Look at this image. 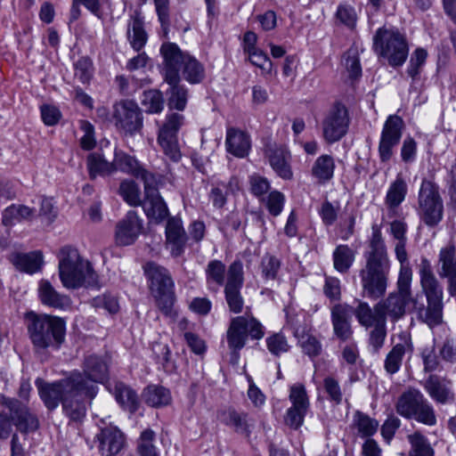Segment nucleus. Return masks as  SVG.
Wrapping results in <instances>:
<instances>
[{
	"instance_id": "nucleus-1",
	"label": "nucleus",
	"mask_w": 456,
	"mask_h": 456,
	"mask_svg": "<svg viewBox=\"0 0 456 456\" xmlns=\"http://www.w3.org/2000/svg\"><path fill=\"white\" fill-rule=\"evenodd\" d=\"M109 375L106 361L97 355L85 358L83 373L73 371L69 376L54 382L37 379L39 396L49 411L61 403L63 413L73 421H81L86 412V403L98 392L94 383H102Z\"/></svg>"
},
{
	"instance_id": "nucleus-2",
	"label": "nucleus",
	"mask_w": 456,
	"mask_h": 456,
	"mask_svg": "<svg viewBox=\"0 0 456 456\" xmlns=\"http://www.w3.org/2000/svg\"><path fill=\"white\" fill-rule=\"evenodd\" d=\"M27 330L34 350H58L65 340L66 323L63 319L50 314L30 313L27 317Z\"/></svg>"
},
{
	"instance_id": "nucleus-3",
	"label": "nucleus",
	"mask_w": 456,
	"mask_h": 456,
	"mask_svg": "<svg viewBox=\"0 0 456 456\" xmlns=\"http://www.w3.org/2000/svg\"><path fill=\"white\" fill-rule=\"evenodd\" d=\"M58 257L59 275L63 287L72 289L100 287L98 275L92 265L81 257L76 248L64 247L60 250Z\"/></svg>"
},
{
	"instance_id": "nucleus-4",
	"label": "nucleus",
	"mask_w": 456,
	"mask_h": 456,
	"mask_svg": "<svg viewBox=\"0 0 456 456\" xmlns=\"http://www.w3.org/2000/svg\"><path fill=\"white\" fill-rule=\"evenodd\" d=\"M163 58L162 75L175 74L178 80L182 78L191 85L200 84L205 77L204 65L188 52L171 42L163 43L160 47Z\"/></svg>"
},
{
	"instance_id": "nucleus-5",
	"label": "nucleus",
	"mask_w": 456,
	"mask_h": 456,
	"mask_svg": "<svg viewBox=\"0 0 456 456\" xmlns=\"http://www.w3.org/2000/svg\"><path fill=\"white\" fill-rule=\"evenodd\" d=\"M418 273L421 290L427 298L425 309V322L429 326H436L442 322L443 319V286L436 278L431 262L422 257L418 265Z\"/></svg>"
},
{
	"instance_id": "nucleus-6",
	"label": "nucleus",
	"mask_w": 456,
	"mask_h": 456,
	"mask_svg": "<svg viewBox=\"0 0 456 456\" xmlns=\"http://www.w3.org/2000/svg\"><path fill=\"white\" fill-rule=\"evenodd\" d=\"M373 47L392 67L402 66L409 54L407 39L395 28H379L373 37Z\"/></svg>"
},
{
	"instance_id": "nucleus-7",
	"label": "nucleus",
	"mask_w": 456,
	"mask_h": 456,
	"mask_svg": "<svg viewBox=\"0 0 456 456\" xmlns=\"http://www.w3.org/2000/svg\"><path fill=\"white\" fill-rule=\"evenodd\" d=\"M149 281V289L154 297L159 308L166 315L172 314L175 303V283L165 267L150 262L144 267Z\"/></svg>"
},
{
	"instance_id": "nucleus-8",
	"label": "nucleus",
	"mask_w": 456,
	"mask_h": 456,
	"mask_svg": "<svg viewBox=\"0 0 456 456\" xmlns=\"http://www.w3.org/2000/svg\"><path fill=\"white\" fill-rule=\"evenodd\" d=\"M395 409L405 419L430 427L436 424L434 407L418 389L410 388L403 392L397 400Z\"/></svg>"
},
{
	"instance_id": "nucleus-9",
	"label": "nucleus",
	"mask_w": 456,
	"mask_h": 456,
	"mask_svg": "<svg viewBox=\"0 0 456 456\" xmlns=\"http://www.w3.org/2000/svg\"><path fill=\"white\" fill-rule=\"evenodd\" d=\"M365 259V265L360 271L362 292L370 299H379L387 291L390 261L389 259Z\"/></svg>"
},
{
	"instance_id": "nucleus-10",
	"label": "nucleus",
	"mask_w": 456,
	"mask_h": 456,
	"mask_svg": "<svg viewBox=\"0 0 456 456\" xmlns=\"http://www.w3.org/2000/svg\"><path fill=\"white\" fill-rule=\"evenodd\" d=\"M417 213L429 227L436 226L444 217V204L439 186L433 181L423 179L418 193Z\"/></svg>"
},
{
	"instance_id": "nucleus-11",
	"label": "nucleus",
	"mask_w": 456,
	"mask_h": 456,
	"mask_svg": "<svg viewBox=\"0 0 456 456\" xmlns=\"http://www.w3.org/2000/svg\"><path fill=\"white\" fill-rule=\"evenodd\" d=\"M248 336L256 340L265 336V329L261 322L248 314L232 318L226 331V340L232 354L238 353L245 346Z\"/></svg>"
},
{
	"instance_id": "nucleus-12",
	"label": "nucleus",
	"mask_w": 456,
	"mask_h": 456,
	"mask_svg": "<svg viewBox=\"0 0 456 456\" xmlns=\"http://www.w3.org/2000/svg\"><path fill=\"white\" fill-rule=\"evenodd\" d=\"M349 111L340 102H334L325 112L322 120V137L328 143L340 141L348 132Z\"/></svg>"
},
{
	"instance_id": "nucleus-13",
	"label": "nucleus",
	"mask_w": 456,
	"mask_h": 456,
	"mask_svg": "<svg viewBox=\"0 0 456 456\" xmlns=\"http://www.w3.org/2000/svg\"><path fill=\"white\" fill-rule=\"evenodd\" d=\"M243 282V265L240 260L233 261L228 267L224 292L229 311L235 314L243 311L244 298L240 293Z\"/></svg>"
},
{
	"instance_id": "nucleus-14",
	"label": "nucleus",
	"mask_w": 456,
	"mask_h": 456,
	"mask_svg": "<svg viewBox=\"0 0 456 456\" xmlns=\"http://www.w3.org/2000/svg\"><path fill=\"white\" fill-rule=\"evenodd\" d=\"M157 184L156 176L144 171V213L150 224H159L168 216L167 207L158 191Z\"/></svg>"
},
{
	"instance_id": "nucleus-15",
	"label": "nucleus",
	"mask_w": 456,
	"mask_h": 456,
	"mask_svg": "<svg viewBox=\"0 0 456 456\" xmlns=\"http://www.w3.org/2000/svg\"><path fill=\"white\" fill-rule=\"evenodd\" d=\"M404 122L397 115H390L385 121L379 142V156L386 163L394 155V149L398 145L403 135Z\"/></svg>"
},
{
	"instance_id": "nucleus-16",
	"label": "nucleus",
	"mask_w": 456,
	"mask_h": 456,
	"mask_svg": "<svg viewBox=\"0 0 456 456\" xmlns=\"http://www.w3.org/2000/svg\"><path fill=\"white\" fill-rule=\"evenodd\" d=\"M113 118L117 127L126 134L139 132L142 126L141 110L136 102L121 101L114 105Z\"/></svg>"
},
{
	"instance_id": "nucleus-17",
	"label": "nucleus",
	"mask_w": 456,
	"mask_h": 456,
	"mask_svg": "<svg viewBox=\"0 0 456 456\" xmlns=\"http://www.w3.org/2000/svg\"><path fill=\"white\" fill-rule=\"evenodd\" d=\"M289 399L291 406L287 411L285 422L290 428L297 429L303 425L310 406L305 386L300 383L292 385L289 389Z\"/></svg>"
},
{
	"instance_id": "nucleus-18",
	"label": "nucleus",
	"mask_w": 456,
	"mask_h": 456,
	"mask_svg": "<svg viewBox=\"0 0 456 456\" xmlns=\"http://www.w3.org/2000/svg\"><path fill=\"white\" fill-rule=\"evenodd\" d=\"M0 403L9 410L12 423L20 432L28 433L37 429L38 419L25 404L4 395H0Z\"/></svg>"
},
{
	"instance_id": "nucleus-19",
	"label": "nucleus",
	"mask_w": 456,
	"mask_h": 456,
	"mask_svg": "<svg viewBox=\"0 0 456 456\" xmlns=\"http://www.w3.org/2000/svg\"><path fill=\"white\" fill-rule=\"evenodd\" d=\"M413 353V345L411 337L408 332H401L398 335V342L392 347L387 354L384 367L387 373H396L402 365L405 355L411 356Z\"/></svg>"
},
{
	"instance_id": "nucleus-20",
	"label": "nucleus",
	"mask_w": 456,
	"mask_h": 456,
	"mask_svg": "<svg viewBox=\"0 0 456 456\" xmlns=\"http://www.w3.org/2000/svg\"><path fill=\"white\" fill-rule=\"evenodd\" d=\"M352 314L353 308L347 304H336L330 309L333 333L341 341L350 339L353 335L351 326Z\"/></svg>"
},
{
	"instance_id": "nucleus-21",
	"label": "nucleus",
	"mask_w": 456,
	"mask_h": 456,
	"mask_svg": "<svg viewBox=\"0 0 456 456\" xmlns=\"http://www.w3.org/2000/svg\"><path fill=\"white\" fill-rule=\"evenodd\" d=\"M142 224L138 213L134 210L127 212L126 216L116 227L115 240L120 246H127L134 242L141 232Z\"/></svg>"
},
{
	"instance_id": "nucleus-22",
	"label": "nucleus",
	"mask_w": 456,
	"mask_h": 456,
	"mask_svg": "<svg viewBox=\"0 0 456 456\" xmlns=\"http://www.w3.org/2000/svg\"><path fill=\"white\" fill-rule=\"evenodd\" d=\"M96 439L99 443L98 451L102 456H115L125 446L123 433L113 426H108L101 429Z\"/></svg>"
},
{
	"instance_id": "nucleus-23",
	"label": "nucleus",
	"mask_w": 456,
	"mask_h": 456,
	"mask_svg": "<svg viewBox=\"0 0 456 456\" xmlns=\"http://www.w3.org/2000/svg\"><path fill=\"white\" fill-rule=\"evenodd\" d=\"M411 297L398 292L390 293L389 296L376 305V311L381 314L387 322V318L395 322L405 314V306Z\"/></svg>"
},
{
	"instance_id": "nucleus-24",
	"label": "nucleus",
	"mask_w": 456,
	"mask_h": 456,
	"mask_svg": "<svg viewBox=\"0 0 456 456\" xmlns=\"http://www.w3.org/2000/svg\"><path fill=\"white\" fill-rule=\"evenodd\" d=\"M217 419L226 427L233 429L236 433L249 436L254 427V421L248 413L240 412L232 407L220 410L217 412Z\"/></svg>"
},
{
	"instance_id": "nucleus-25",
	"label": "nucleus",
	"mask_w": 456,
	"mask_h": 456,
	"mask_svg": "<svg viewBox=\"0 0 456 456\" xmlns=\"http://www.w3.org/2000/svg\"><path fill=\"white\" fill-rule=\"evenodd\" d=\"M452 381L437 375H430L424 383L428 395L436 403L445 404L454 401Z\"/></svg>"
},
{
	"instance_id": "nucleus-26",
	"label": "nucleus",
	"mask_w": 456,
	"mask_h": 456,
	"mask_svg": "<svg viewBox=\"0 0 456 456\" xmlns=\"http://www.w3.org/2000/svg\"><path fill=\"white\" fill-rule=\"evenodd\" d=\"M164 81L168 85L166 91L167 106L169 110L183 111L186 108L189 92L186 86L178 80L175 74L162 75Z\"/></svg>"
},
{
	"instance_id": "nucleus-27",
	"label": "nucleus",
	"mask_w": 456,
	"mask_h": 456,
	"mask_svg": "<svg viewBox=\"0 0 456 456\" xmlns=\"http://www.w3.org/2000/svg\"><path fill=\"white\" fill-rule=\"evenodd\" d=\"M167 242L170 247L172 256H180L186 243V233L182 220L178 217H170L166 225Z\"/></svg>"
},
{
	"instance_id": "nucleus-28",
	"label": "nucleus",
	"mask_w": 456,
	"mask_h": 456,
	"mask_svg": "<svg viewBox=\"0 0 456 456\" xmlns=\"http://www.w3.org/2000/svg\"><path fill=\"white\" fill-rule=\"evenodd\" d=\"M37 291L39 300L44 305L59 310H66L71 305L69 297L59 293L46 280H42L39 282Z\"/></svg>"
},
{
	"instance_id": "nucleus-29",
	"label": "nucleus",
	"mask_w": 456,
	"mask_h": 456,
	"mask_svg": "<svg viewBox=\"0 0 456 456\" xmlns=\"http://www.w3.org/2000/svg\"><path fill=\"white\" fill-rule=\"evenodd\" d=\"M225 145L227 151L238 158H244L250 150L248 134L237 128H228L226 131Z\"/></svg>"
},
{
	"instance_id": "nucleus-30",
	"label": "nucleus",
	"mask_w": 456,
	"mask_h": 456,
	"mask_svg": "<svg viewBox=\"0 0 456 456\" xmlns=\"http://www.w3.org/2000/svg\"><path fill=\"white\" fill-rule=\"evenodd\" d=\"M114 173L121 171L139 177L142 172L139 161L121 150H115L113 158Z\"/></svg>"
},
{
	"instance_id": "nucleus-31",
	"label": "nucleus",
	"mask_w": 456,
	"mask_h": 456,
	"mask_svg": "<svg viewBox=\"0 0 456 456\" xmlns=\"http://www.w3.org/2000/svg\"><path fill=\"white\" fill-rule=\"evenodd\" d=\"M408 187L403 175L398 174L394 182L388 187L385 198V204L389 209L398 208L405 200L407 195Z\"/></svg>"
},
{
	"instance_id": "nucleus-32",
	"label": "nucleus",
	"mask_w": 456,
	"mask_h": 456,
	"mask_svg": "<svg viewBox=\"0 0 456 456\" xmlns=\"http://www.w3.org/2000/svg\"><path fill=\"white\" fill-rule=\"evenodd\" d=\"M35 213V208L25 205L12 204L3 211L2 223L5 226H12L16 223L32 219Z\"/></svg>"
},
{
	"instance_id": "nucleus-33",
	"label": "nucleus",
	"mask_w": 456,
	"mask_h": 456,
	"mask_svg": "<svg viewBox=\"0 0 456 456\" xmlns=\"http://www.w3.org/2000/svg\"><path fill=\"white\" fill-rule=\"evenodd\" d=\"M12 261L19 270L28 273H35L41 268L43 256L38 251L16 254L12 256Z\"/></svg>"
},
{
	"instance_id": "nucleus-34",
	"label": "nucleus",
	"mask_w": 456,
	"mask_h": 456,
	"mask_svg": "<svg viewBox=\"0 0 456 456\" xmlns=\"http://www.w3.org/2000/svg\"><path fill=\"white\" fill-rule=\"evenodd\" d=\"M228 269L226 270L225 265L217 259L211 260L206 266V282L208 289L213 286L220 288L225 286V275L227 276Z\"/></svg>"
},
{
	"instance_id": "nucleus-35",
	"label": "nucleus",
	"mask_w": 456,
	"mask_h": 456,
	"mask_svg": "<svg viewBox=\"0 0 456 456\" xmlns=\"http://www.w3.org/2000/svg\"><path fill=\"white\" fill-rule=\"evenodd\" d=\"M115 397L121 406L130 413H134L139 409L140 402L135 392L123 383L115 386Z\"/></svg>"
},
{
	"instance_id": "nucleus-36",
	"label": "nucleus",
	"mask_w": 456,
	"mask_h": 456,
	"mask_svg": "<svg viewBox=\"0 0 456 456\" xmlns=\"http://www.w3.org/2000/svg\"><path fill=\"white\" fill-rule=\"evenodd\" d=\"M335 163L331 156L322 155L314 163L312 167V175L318 180L319 183H326L333 176Z\"/></svg>"
},
{
	"instance_id": "nucleus-37",
	"label": "nucleus",
	"mask_w": 456,
	"mask_h": 456,
	"mask_svg": "<svg viewBox=\"0 0 456 456\" xmlns=\"http://www.w3.org/2000/svg\"><path fill=\"white\" fill-rule=\"evenodd\" d=\"M407 439L411 445L409 456H435V451L428 439L420 432L416 431L408 435Z\"/></svg>"
},
{
	"instance_id": "nucleus-38",
	"label": "nucleus",
	"mask_w": 456,
	"mask_h": 456,
	"mask_svg": "<svg viewBox=\"0 0 456 456\" xmlns=\"http://www.w3.org/2000/svg\"><path fill=\"white\" fill-rule=\"evenodd\" d=\"M334 268L341 273H346L353 265L355 258L354 250L347 245H338L333 251Z\"/></svg>"
},
{
	"instance_id": "nucleus-39",
	"label": "nucleus",
	"mask_w": 456,
	"mask_h": 456,
	"mask_svg": "<svg viewBox=\"0 0 456 456\" xmlns=\"http://www.w3.org/2000/svg\"><path fill=\"white\" fill-rule=\"evenodd\" d=\"M87 167L91 178L104 176L114 173L113 161H107L102 156L92 153L87 157Z\"/></svg>"
},
{
	"instance_id": "nucleus-40",
	"label": "nucleus",
	"mask_w": 456,
	"mask_h": 456,
	"mask_svg": "<svg viewBox=\"0 0 456 456\" xmlns=\"http://www.w3.org/2000/svg\"><path fill=\"white\" fill-rule=\"evenodd\" d=\"M353 313L360 325L366 329L376 325L380 320H383L381 314L376 311V305L372 310L366 302H360L357 307L353 310Z\"/></svg>"
},
{
	"instance_id": "nucleus-41",
	"label": "nucleus",
	"mask_w": 456,
	"mask_h": 456,
	"mask_svg": "<svg viewBox=\"0 0 456 456\" xmlns=\"http://www.w3.org/2000/svg\"><path fill=\"white\" fill-rule=\"evenodd\" d=\"M144 397L145 402L152 407H162L171 403L170 392L161 386H149Z\"/></svg>"
},
{
	"instance_id": "nucleus-42",
	"label": "nucleus",
	"mask_w": 456,
	"mask_h": 456,
	"mask_svg": "<svg viewBox=\"0 0 456 456\" xmlns=\"http://www.w3.org/2000/svg\"><path fill=\"white\" fill-rule=\"evenodd\" d=\"M354 425L362 437L373 436L379 428V421L369 415L356 411L354 415Z\"/></svg>"
},
{
	"instance_id": "nucleus-43",
	"label": "nucleus",
	"mask_w": 456,
	"mask_h": 456,
	"mask_svg": "<svg viewBox=\"0 0 456 456\" xmlns=\"http://www.w3.org/2000/svg\"><path fill=\"white\" fill-rule=\"evenodd\" d=\"M370 248V250L365 254V258L389 259L380 229L377 225L372 226Z\"/></svg>"
},
{
	"instance_id": "nucleus-44",
	"label": "nucleus",
	"mask_w": 456,
	"mask_h": 456,
	"mask_svg": "<svg viewBox=\"0 0 456 456\" xmlns=\"http://www.w3.org/2000/svg\"><path fill=\"white\" fill-rule=\"evenodd\" d=\"M127 38L135 51L142 48V20L139 12H135L128 24Z\"/></svg>"
},
{
	"instance_id": "nucleus-45",
	"label": "nucleus",
	"mask_w": 456,
	"mask_h": 456,
	"mask_svg": "<svg viewBox=\"0 0 456 456\" xmlns=\"http://www.w3.org/2000/svg\"><path fill=\"white\" fill-rule=\"evenodd\" d=\"M285 195L279 191H272L270 193L261 199L269 214L273 216H278L283 210L285 204Z\"/></svg>"
},
{
	"instance_id": "nucleus-46",
	"label": "nucleus",
	"mask_w": 456,
	"mask_h": 456,
	"mask_svg": "<svg viewBox=\"0 0 456 456\" xmlns=\"http://www.w3.org/2000/svg\"><path fill=\"white\" fill-rule=\"evenodd\" d=\"M281 268V261L273 255L266 254L262 257L260 270L262 278L268 281H275Z\"/></svg>"
},
{
	"instance_id": "nucleus-47",
	"label": "nucleus",
	"mask_w": 456,
	"mask_h": 456,
	"mask_svg": "<svg viewBox=\"0 0 456 456\" xmlns=\"http://www.w3.org/2000/svg\"><path fill=\"white\" fill-rule=\"evenodd\" d=\"M335 18L337 22L351 29L356 26L358 19L354 7L346 3L338 4Z\"/></svg>"
},
{
	"instance_id": "nucleus-48",
	"label": "nucleus",
	"mask_w": 456,
	"mask_h": 456,
	"mask_svg": "<svg viewBox=\"0 0 456 456\" xmlns=\"http://www.w3.org/2000/svg\"><path fill=\"white\" fill-rule=\"evenodd\" d=\"M269 162L273 170L283 179H291L292 171L286 156L281 151H275L269 156Z\"/></svg>"
},
{
	"instance_id": "nucleus-49",
	"label": "nucleus",
	"mask_w": 456,
	"mask_h": 456,
	"mask_svg": "<svg viewBox=\"0 0 456 456\" xmlns=\"http://www.w3.org/2000/svg\"><path fill=\"white\" fill-rule=\"evenodd\" d=\"M119 193L124 200L131 206H140V189L133 180L126 179L119 186Z\"/></svg>"
},
{
	"instance_id": "nucleus-50",
	"label": "nucleus",
	"mask_w": 456,
	"mask_h": 456,
	"mask_svg": "<svg viewBox=\"0 0 456 456\" xmlns=\"http://www.w3.org/2000/svg\"><path fill=\"white\" fill-rule=\"evenodd\" d=\"M249 191L251 194L261 200L271 189L269 180L259 174H252L248 176Z\"/></svg>"
},
{
	"instance_id": "nucleus-51",
	"label": "nucleus",
	"mask_w": 456,
	"mask_h": 456,
	"mask_svg": "<svg viewBox=\"0 0 456 456\" xmlns=\"http://www.w3.org/2000/svg\"><path fill=\"white\" fill-rule=\"evenodd\" d=\"M184 124V116L177 112L168 113L166 118V122L159 130V134L176 136L179 129Z\"/></svg>"
},
{
	"instance_id": "nucleus-52",
	"label": "nucleus",
	"mask_w": 456,
	"mask_h": 456,
	"mask_svg": "<svg viewBox=\"0 0 456 456\" xmlns=\"http://www.w3.org/2000/svg\"><path fill=\"white\" fill-rule=\"evenodd\" d=\"M296 336L298 337V343L305 354L315 357L321 354L322 345L314 336L308 333L299 336L298 331L296 332Z\"/></svg>"
},
{
	"instance_id": "nucleus-53",
	"label": "nucleus",
	"mask_w": 456,
	"mask_h": 456,
	"mask_svg": "<svg viewBox=\"0 0 456 456\" xmlns=\"http://www.w3.org/2000/svg\"><path fill=\"white\" fill-rule=\"evenodd\" d=\"M144 111L148 113H159L164 109V99L162 93L159 90H149L144 92Z\"/></svg>"
},
{
	"instance_id": "nucleus-54",
	"label": "nucleus",
	"mask_w": 456,
	"mask_h": 456,
	"mask_svg": "<svg viewBox=\"0 0 456 456\" xmlns=\"http://www.w3.org/2000/svg\"><path fill=\"white\" fill-rule=\"evenodd\" d=\"M158 141L162 147L164 153L173 161H178L181 158V152L178 146L176 136H168L159 134Z\"/></svg>"
},
{
	"instance_id": "nucleus-55",
	"label": "nucleus",
	"mask_w": 456,
	"mask_h": 456,
	"mask_svg": "<svg viewBox=\"0 0 456 456\" xmlns=\"http://www.w3.org/2000/svg\"><path fill=\"white\" fill-rule=\"evenodd\" d=\"M373 330L370 332L369 344L372 347L374 353H378L384 346L387 337V325L384 320H380L379 323L372 326Z\"/></svg>"
},
{
	"instance_id": "nucleus-56",
	"label": "nucleus",
	"mask_w": 456,
	"mask_h": 456,
	"mask_svg": "<svg viewBox=\"0 0 456 456\" xmlns=\"http://www.w3.org/2000/svg\"><path fill=\"white\" fill-rule=\"evenodd\" d=\"M266 346L269 352L276 356L289 350L287 338L281 333H275L266 338Z\"/></svg>"
},
{
	"instance_id": "nucleus-57",
	"label": "nucleus",
	"mask_w": 456,
	"mask_h": 456,
	"mask_svg": "<svg viewBox=\"0 0 456 456\" xmlns=\"http://www.w3.org/2000/svg\"><path fill=\"white\" fill-rule=\"evenodd\" d=\"M152 351L167 371L175 370V363L171 360V352L167 344L157 342L153 345Z\"/></svg>"
},
{
	"instance_id": "nucleus-58",
	"label": "nucleus",
	"mask_w": 456,
	"mask_h": 456,
	"mask_svg": "<svg viewBox=\"0 0 456 456\" xmlns=\"http://www.w3.org/2000/svg\"><path fill=\"white\" fill-rule=\"evenodd\" d=\"M323 388L328 399L336 405L341 404L343 393L338 381L333 377H326L323 379Z\"/></svg>"
},
{
	"instance_id": "nucleus-59",
	"label": "nucleus",
	"mask_w": 456,
	"mask_h": 456,
	"mask_svg": "<svg viewBox=\"0 0 456 456\" xmlns=\"http://www.w3.org/2000/svg\"><path fill=\"white\" fill-rule=\"evenodd\" d=\"M412 280V272L410 266L401 265L398 281H397V291L400 294L405 295L411 297V283Z\"/></svg>"
},
{
	"instance_id": "nucleus-60",
	"label": "nucleus",
	"mask_w": 456,
	"mask_h": 456,
	"mask_svg": "<svg viewBox=\"0 0 456 456\" xmlns=\"http://www.w3.org/2000/svg\"><path fill=\"white\" fill-rule=\"evenodd\" d=\"M247 54L249 61L261 69L264 73L270 74L272 72L273 63L264 51L258 48Z\"/></svg>"
},
{
	"instance_id": "nucleus-61",
	"label": "nucleus",
	"mask_w": 456,
	"mask_h": 456,
	"mask_svg": "<svg viewBox=\"0 0 456 456\" xmlns=\"http://www.w3.org/2000/svg\"><path fill=\"white\" fill-rule=\"evenodd\" d=\"M427 56V52L422 48H418L414 51L407 68V73L411 78L415 79L419 76V69L425 63Z\"/></svg>"
},
{
	"instance_id": "nucleus-62",
	"label": "nucleus",
	"mask_w": 456,
	"mask_h": 456,
	"mask_svg": "<svg viewBox=\"0 0 456 456\" xmlns=\"http://www.w3.org/2000/svg\"><path fill=\"white\" fill-rule=\"evenodd\" d=\"M79 127L84 133L80 139V145L82 149L86 151L92 150L96 144L94 126L87 120H80Z\"/></svg>"
},
{
	"instance_id": "nucleus-63",
	"label": "nucleus",
	"mask_w": 456,
	"mask_h": 456,
	"mask_svg": "<svg viewBox=\"0 0 456 456\" xmlns=\"http://www.w3.org/2000/svg\"><path fill=\"white\" fill-rule=\"evenodd\" d=\"M338 211V203L337 204V206H334L331 202L326 200L322 204L319 209V215L322 218V223L325 225L330 226L336 222Z\"/></svg>"
},
{
	"instance_id": "nucleus-64",
	"label": "nucleus",
	"mask_w": 456,
	"mask_h": 456,
	"mask_svg": "<svg viewBox=\"0 0 456 456\" xmlns=\"http://www.w3.org/2000/svg\"><path fill=\"white\" fill-rule=\"evenodd\" d=\"M75 76L84 84L90 80L92 62L89 58L82 57L75 63Z\"/></svg>"
}]
</instances>
